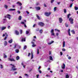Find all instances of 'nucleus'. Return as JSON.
Listing matches in <instances>:
<instances>
[{
    "instance_id": "13d9d810",
    "label": "nucleus",
    "mask_w": 78,
    "mask_h": 78,
    "mask_svg": "<svg viewBox=\"0 0 78 78\" xmlns=\"http://www.w3.org/2000/svg\"><path fill=\"white\" fill-rule=\"evenodd\" d=\"M60 55H61V56H62V52H60Z\"/></svg>"
},
{
    "instance_id": "052dcab7",
    "label": "nucleus",
    "mask_w": 78,
    "mask_h": 78,
    "mask_svg": "<svg viewBox=\"0 0 78 78\" xmlns=\"http://www.w3.org/2000/svg\"><path fill=\"white\" fill-rule=\"evenodd\" d=\"M26 12L27 14H30V12H29L28 11H26Z\"/></svg>"
},
{
    "instance_id": "b1692460",
    "label": "nucleus",
    "mask_w": 78,
    "mask_h": 78,
    "mask_svg": "<svg viewBox=\"0 0 78 78\" xmlns=\"http://www.w3.org/2000/svg\"><path fill=\"white\" fill-rule=\"evenodd\" d=\"M49 59L50 60L52 61L53 60V57H52L51 56H49Z\"/></svg>"
},
{
    "instance_id": "423d86ee",
    "label": "nucleus",
    "mask_w": 78,
    "mask_h": 78,
    "mask_svg": "<svg viewBox=\"0 0 78 78\" xmlns=\"http://www.w3.org/2000/svg\"><path fill=\"white\" fill-rule=\"evenodd\" d=\"M51 35L52 36H55V33H54V30L52 29L51 31Z\"/></svg>"
},
{
    "instance_id": "7c9ffc66",
    "label": "nucleus",
    "mask_w": 78,
    "mask_h": 78,
    "mask_svg": "<svg viewBox=\"0 0 78 78\" xmlns=\"http://www.w3.org/2000/svg\"><path fill=\"white\" fill-rule=\"evenodd\" d=\"M26 34L27 35H30V34H29V31H27L26 32Z\"/></svg>"
},
{
    "instance_id": "9b49d317",
    "label": "nucleus",
    "mask_w": 78,
    "mask_h": 78,
    "mask_svg": "<svg viewBox=\"0 0 78 78\" xmlns=\"http://www.w3.org/2000/svg\"><path fill=\"white\" fill-rule=\"evenodd\" d=\"M21 42L25 41V38L23 37H21Z\"/></svg>"
},
{
    "instance_id": "a19ab883",
    "label": "nucleus",
    "mask_w": 78,
    "mask_h": 78,
    "mask_svg": "<svg viewBox=\"0 0 78 78\" xmlns=\"http://www.w3.org/2000/svg\"><path fill=\"white\" fill-rule=\"evenodd\" d=\"M5 8H6V9H7L8 8V6L6 5H4Z\"/></svg>"
},
{
    "instance_id": "69168bd1",
    "label": "nucleus",
    "mask_w": 78,
    "mask_h": 78,
    "mask_svg": "<svg viewBox=\"0 0 78 78\" xmlns=\"http://www.w3.org/2000/svg\"><path fill=\"white\" fill-rule=\"evenodd\" d=\"M24 27H25V28H26V27H27V25H26V24H24Z\"/></svg>"
},
{
    "instance_id": "f03ea898",
    "label": "nucleus",
    "mask_w": 78,
    "mask_h": 78,
    "mask_svg": "<svg viewBox=\"0 0 78 78\" xmlns=\"http://www.w3.org/2000/svg\"><path fill=\"white\" fill-rule=\"evenodd\" d=\"M69 20L71 24H73V19H72V17L69 18Z\"/></svg>"
},
{
    "instance_id": "6e6d98bb",
    "label": "nucleus",
    "mask_w": 78,
    "mask_h": 78,
    "mask_svg": "<svg viewBox=\"0 0 78 78\" xmlns=\"http://www.w3.org/2000/svg\"><path fill=\"white\" fill-rule=\"evenodd\" d=\"M38 72L40 73H41L42 71H41V70H38Z\"/></svg>"
},
{
    "instance_id": "2f4dec72",
    "label": "nucleus",
    "mask_w": 78,
    "mask_h": 78,
    "mask_svg": "<svg viewBox=\"0 0 78 78\" xmlns=\"http://www.w3.org/2000/svg\"><path fill=\"white\" fill-rule=\"evenodd\" d=\"M11 17V15H10L9 14L7 15V18H8V17Z\"/></svg>"
},
{
    "instance_id": "0e129e2a",
    "label": "nucleus",
    "mask_w": 78,
    "mask_h": 78,
    "mask_svg": "<svg viewBox=\"0 0 78 78\" xmlns=\"http://www.w3.org/2000/svg\"><path fill=\"white\" fill-rule=\"evenodd\" d=\"M17 12H18V13L20 14V11H17Z\"/></svg>"
},
{
    "instance_id": "4468645a",
    "label": "nucleus",
    "mask_w": 78,
    "mask_h": 78,
    "mask_svg": "<svg viewBox=\"0 0 78 78\" xmlns=\"http://www.w3.org/2000/svg\"><path fill=\"white\" fill-rule=\"evenodd\" d=\"M65 45H66V42H65V41H64L63 42L62 47H65Z\"/></svg>"
},
{
    "instance_id": "4c0bfd02",
    "label": "nucleus",
    "mask_w": 78,
    "mask_h": 78,
    "mask_svg": "<svg viewBox=\"0 0 78 78\" xmlns=\"http://www.w3.org/2000/svg\"><path fill=\"white\" fill-rule=\"evenodd\" d=\"M0 68L1 69H3V65H2L1 64L0 65Z\"/></svg>"
},
{
    "instance_id": "2eb2a0df",
    "label": "nucleus",
    "mask_w": 78,
    "mask_h": 78,
    "mask_svg": "<svg viewBox=\"0 0 78 78\" xmlns=\"http://www.w3.org/2000/svg\"><path fill=\"white\" fill-rule=\"evenodd\" d=\"M16 10V9H9V11H15Z\"/></svg>"
},
{
    "instance_id": "5fc2aeb1",
    "label": "nucleus",
    "mask_w": 78,
    "mask_h": 78,
    "mask_svg": "<svg viewBox=\"0 0 78 78\" xmlns=\"http://www.w3.org/2000/svg\"><path fill=\"white\" fill-rule=\"evenodd\" d=\"M39 30V28H37V29H36V31H38Z\"/></svg>"
},
{
    "instance_id": "c9c22d12",
    "label": "nucleus",
    "mask_w": 78,
    "mask_h": 78,
    "mask_svg": "<svg viewBox=\"0 0 78 78\" xmlns=\"http://www.w3.org/2000/svg\"><path fill=\"white\" fill-rule=\"evenodd\" d=\"M66 78H69V76L68 75V74H67L66 75Z\"/></svg>"
},
{
    "instance_id": "1a4fd4ad",
    "label": "nucleus",
    "mask_w": 78,
    "mask_h": 78,
    "mask_svg": "<svg viewBox=\"0 0 78 78\" xmlns=\"http://www.w3.org/2000/svg\"><path fill=\"white\" fill-rule=\"evenodd\" d=\"M66 67V65L64 63L63 64V65L62 66V68L63 69H64Z\"/></svg>"
},
{
    "instance_id": "6e6552de",
    "label": "nucleus",
    "mask_w": 78,
    "mask_h": 78,
    "mask_svg": "<svg viewBox=\"0 0 78 78\" xmlns=\"http://www.w3.org/2000/svg\"><path fill=\"white\" fill-rule=\"evenodd\" d=\"M36 16L37 17V18L38 20H41V18L39 16V15H38L36 14Z\"/></svg>"
},
{
    "instance_id": "79ce46f5",
    "label": "nucleus",
    "mask_w": 78,
    "mask_h": 78,
    "mask_svg": "<svg viewBox=\"0 0 78 78\" xmlns=\"http://www.w3.org/2000/svg\"><path fill=\"white\" fill-rule=\"evenodd\" d=\"M72 6H73V3L71 4L69 6V7L72 8Z\"/></svg>"
},
{
    "instance_id": "49530a36",
    "label": "nucleus",
    "mask_w": 78,
    "mask_h": 78,
    "mask_svg": "<svg viewBox=\"0 0 78 78\" xmlns=\"http://www.w3.org/2000/svg\"><path fill=\"white\" fill-rule=\"evenodd\" d=\"M62 51H66V49H64V48H63L62 49Z\"/></svg>"
},
{
    "instance_id": "e2e57ef3",
    "label": "nucleus",
    "mask_w": 78,
    "mask_h": 78,
    "mask_svg": "<svg viewBox=\"0 0 78 78\" xmlns=\"http://www.w3.org/2000/svg\"><path fill=\"white\" fill-rule=\"evenodd\" d=\"M21 24H25V23H24V22H21Z\"/></svg>"
},
{
    "instance_id": "bf43d9fd",
    "label": "nucleus",
    "mask_w": 78,
    "mask_h": 78,
    "mask_svg": "<svg viewBox=\"0 0 78 78\" xmlns=\"http://www.w3.org/2000/svg\"><path fill=\"white\" fill-rule=\"evenodd\" d=\"M55 31H59V30L57 29H55Z\"/></svg>"
},
{
    "instance_id": "c03bdc74",
    "label": "nucleus",
    "mask_w": 78,
    "mask_h": 78,
    "mask_svg": "<svg viewBox=\"0 0 78 78\" xmlns=\"http://www.w3.org/2000/svg\"><path fill=\"white\" fill-rule=\"evenodd\" d=\"M32 47H36V44H34L32 45Z\"/></svg>"
},
{
    "instance_id": "bb28decb",
    "label": "nucleus",
    "mask_w": 78,
    "mask_h": 78,
    "mask_svg": "<svg viewBox=\"0 0 78 78\" xmlns=\"http://www.w3.org/2000/svg\"><path fill=\"white\" fill-rule=\"evenodd\" d=\"M18 45L17 44H16L15 45H14V47L13 48H14V49H16V47H17Z\"/></svg>"
},
{
    "instance_id": "338daca9",
    "label": "nucleus",
    "mask_w": 78,
    "mask_h": 78,
    "mask_svg": "<svg viewBox=\"0 0 78 78\" xmlns=\"http://www.w3.org/2000/svg\"><path fill=\"white\" fill-rule=\"evenodd\" d=\"M36 24H34V25L33 26V27H35V26H36Z\"/></svg>"
},
{
    "instance_id": "680f3d73",
    "label": "nucleus",
    "mask_w": 78,
    "mask_h": 78,
    "mask_svg": "<svg viewBox=\"0 0 78 78\" xmlns=\"http://www.w3.org/2000/svg\"><path fill=\"white\" fill-rule=\"evenodd\" d=\"M39 75L38 74H37V78H39Z\"/></svg>"
},
{
    "instance_id": "f8f14e48",
    "label": "nucleus",
    "mask_w": 78,
    "mask_h": 78,
    "mask_svg": "<svg viewBox=\"0 0 78 78\" xmlns=\"http://www.w3.org/2000/svg\"><path fill=\"white\" fill-rule=\"evenodd\" d=\"M35 9L36 10H40L41 9V7H35Z\"/></svg>"
},
{
    "instance_id": "aec40b11",
    "label": "nucleus",
    "mask_w": 78,
    "mask_h": 78,
    "mask_svg": "<svg viewBox=\"0 0 78 78\" xmlns=\"http://www.w3.org/2000/svg\"><path fill=\"white\" fill-rule=\"evenodd\" d=\"M7 45H8V43L7 42V41H5L4 43V45L5 46H6Z\"/></svg>"
},
{
    "instance_id": "473e14b6",
    "label": "nucleus",
    "mask_w": 78,
    "mask_h": 78,
    "mask_svg": "<svg viewBox=\"0 0 78 78\" xmlns=\"http://www.w3.org/2000/svg\"><path fill=\"white\" fill-rule=\"evenodd\" d=\"M17 45H18L17 46V48H19V49H20V47L21 46L18 45V44H17Z\"/></svg>"
},
{
    "instance_id": "cd10ccee",
    "label": "nucleus",
    "mask_w": 78,
    "mask_h": 78,
    "mask_svg": "<svg viewBox=\"0 0 78 78\" xmlns=\"http://www.w3.org/2000/svg\"><path fill=\"white\" fill-rule=\"evenodd\" d=\"M3 55L4 58H7V56H6V55H5V54H4Z\"/></svg>"
},
{
    "instance_id": "f3484780",
    "label": "nucleus",
    "mask_w": 78,
    "mask_h": 78,
    "mask_svg": "<svg viewBox=\"0 0 78 78\" xmlns=\"http://www.w3.org/2000/svg\"><path fill=\"white\" fill-rule=\"evenodd\" d=\"M54 41H51V42L50 43H48V45H51V44H53V43H54Z\"/></svg>"
},
{
    "instance_id": "58836bf2",
    "label": "nucleus",
    "mask_w": 78,
    "mask_h": 78,
    "mask_svg": "<svg viewBox=\"0 0 78 78\" xmlns=\"http://www.w3.org/2000/svg\"><path fill=\"white\" fill-rule=\"evenodd\" d=\"M64 13H66L67 12V10H66V9H64Z\"/></svg>"
},
{
    "instance_id": "a878e982",
    "label": "nucleus",
    "mask_w": 78,
    "mask_h": 78,
    "mask_svg": "<svg viewBox=\"0 0 78 78\" xmlns=\"http://www.w3.org/2000/svg\"><path fill=\"white\" fill-rule=\"evenodd\" d=\"M31 59H32L33 58V52H31Z\"/></svg>"
},
{
    "instance_id": "3c124183",
    "label": "nucleus",
    "mask_w": 78,
    "mask_h": 78,
    "mask_svg": "<svg viewBox=\"0 0 78 78\" xmlns=\"http://www.w3.org/2000/svg\"><path fill=\"white\" fill-rule=\"evenodd\" d=\"M30 55H31V53H29L28 54V56L29 57L30 56Z\"/></svg>"
},
{
    "instance_id": "774afa93",
    "label": "nucleus",
    "mask_w": 78,
    "mask_h": 78,
    "mask_svg": "<svg viewBox=\"0 0 78 78\" xmlns=\"http://www.w3.org/2000/svg\"><path fill=\"white\" fill-rule=\"evenodd\" d=\"M58 34H58V33H56V36H58Z\"/></svg>"
},
{
    "instance_id": "603ef678",
    "label": "nucleus",
    "mask_w": 78,
    "mask_h": 78,
    "mask_svg": "<svg viewBox=\"0 0 78 78\" xmlns=\"http://www.w3.org/2000/svg\"><path fill=\"white\" fill-rule=\"evenodd\" d=\"M8 29H10V28H11V27L10 26H8Z\"/></svg>"
},
{
    "instance_id": "864d4df0",
    "label": "nucleus",
    "mask_w": 78,
    "mask_h": 78,
    "mask_svg": "<svg viewBox=\"0 0 78 78\" xmlns=\"http://www.w3.org/2000/svg\"><path fill=\"white\" fill-rule=\"evenodd\" d=\"M72 59V58L71 57H70V56L69 57H68L69 59Z\"/></svg>"
},
{
    "instance_id": "4d7b16f0",
    "label": "nucleus",
    "mask_w": 78,
    "mask_h": 78,
    "mask_svg": "<svg viewBox=\"0 0 78 78\" xmlns=\"http://www.w3.org/2000/svg\"><path fill=\"white\" fill-rule=\"evenodd\" d=\"M20 34H22V30H20Z\"/></svg>"
},
{
    "instance_id": "72a5a7b5",
    "label": "nucleus",
    "mask_w": 78,
    "mask_h": 78,
    "mask_svg": "<svg viewBox=\"0 0 78 78\" xmlns=\"http://www.w3.org/2000/svg\"><path fill=\"white\" fill-rule=\"evenodd\" d=\"M74 8L75 9V10H78V8L77 7L75 6L74 7Z\"/></svg>"
},
{
    "instance_id": "e433bc0d",
    "label": "nucleus",
    "mask_w": 78,
    "mask_h": 78,
    "mask_svg": "<svg viewBox=\"0 0 78 78\" xmlns=\"http://www.w3.org/2000/svg\"><path fill=\"white\" fill-rule=\"evenodd\" d=\"M56 8H57V7H54V11H56Z\"/></svg>"
},
{
    "instance_id": "7ed1b4c3",
    "label": "nucleus",
    "mask_w": 78,
    "mask_h": 78,
    "mask_svg": "<svg viewBox=\"0 0 78 78\" xmlns=\"http://www.w3.org/2000/svg\"><path fill=\"white\" fill-rule=\"evenodd\" d=\"M38 25L41 26V27H44V23L42 22L38 23Z\"/></svg>"
},
{
    "instance_id": "f704fd0d",
    "label": "nucleus",
    "mask_w": 78,
    "mask_h": 78,
    "mask_svg": "<svg viewBox=\"0 0 78 78\" xmlns=\"http://www.w3.org/2000/svg\"><path fill=\"white\" fill-rule=\"evenodd\" d=\"M70 14H69L67 16V17L68 19H69L70 17Z\"/></svg>"
},
{
    "instance_id": "ea45409f",
    "label": "nucleus",
    "mask_w": 78,
    "mask_h": 78,
    "mask_svg": "<svg viewBox=\"0 0 78 78\" xmlns=\"http://www.w3.org/2000/svg\"><path fill=\"white\" fill-rule=\"evenodd\" d=\"M27 48V46L25 45L23 47V50H25Z\"/></svg>"
},
{
    "instance_id": "393cba45",
    "label": "nucleus",
    "mask_w": 78,
    "mask_h": 78,
    "mask_svg": "<svg viewBox=\"0 0 78 78\" xmlns=\"http://www.w3.org/2000/svg\"><path fill=\"white\" fill-rule=\"evenodd\" d=\"M15 51L17 53H18L19 51V49H16L15 50Z\"/></svg>"
},
{
    "instance_id": "20e7f679",
    "label": "nucleus",
    "mask_w": 78,
    "mask_h": 78,
    "mask_svg": "<svg viewBox=\"0 0 78 78\" xmlns=\"http://www.w3.org/2000/svg\"><path fill=\"white\" fill-rule=\"evenodd\" d=\"M45 14L46 16H47V17H48V16H50V14H51V13L50 12H46L45 13Z\"/></svg>"
},
{
    "instance_id": "c85d7f7f",
    "label": "nucleus",
    "mask_w": 78,
    "mask_h": 78,
    "mask_svg": "<svg viewBox=\"0 0 78 78\" xmlns=\"http://www.w3.org/2000/svg\"><path fill=\"white\" fill-rule=\"evenodd\" d=\"M39 32L40 34H42V32H43V31L41 29L40 30Z\"/></svg>"
},
{
    "instance_id": "39448f33",
    "label": "nucleus",
    "mask_w": 78,
    "mask_h": 78,
    "mask_svg": "<svg viewBox=\"0 0 78 78\" xmlns=\"http://www.w3.org/2000/svg\"><path fill=\"white\" fill-rule=\"evenodd\" d=\"M8 61H13V62H15L16 61V60L14 59V58H8Z\"/></svg>"
},
{
    "instance_id": "a211bd4d",
    "label": "nucleus",
    "mask_w": 78,
    "mask_h": 78,
    "mask_svg": "<svg viewBox=\"0 0 78 78\" xmlns=\"http://www.w3.org/2000/svg\"><path fill=\"white\" fill-rule=\"evenodd\" d=\"M17 4H18V5H19L20 6L22 5V4L20 2H18L17 3Z\"/></svg>"
},
{
    "instance_id": "0eeeda50",
    "label": "nucleus",
    "mask_w": 78,
    "mask_h": 78,
    "mask_svg": "<svg viewBox=\"0 0 78 78\" xmlns=\"http://www.w3.org/2000/svg\"><path fill=\"white\" fill-rule=\"evenodd\" d=\"M59 22L60 23H62V21H63V20L62 18H59Z\"/></svg>"
},
{
    "instance_id": "8fccbe9b",
    "label": "nucleus",
    "mask_w": 78,
    "mask_h": 78,
    "mask_svg": "<svg viewBox=\"0 0 78 78\" xmlns=\"http://www.w3.org/2000/svg\"><path fill=\"white\" fill-rule=\"evenodd\" d=\"M5 34L6 36H7V37H8V34H7V33H5Z\"/></svg>"
},
{
    "instance_id": "c756f323",
    "label": "nucleus",
    "mask_w": 78,
    "mask_h": 78,
    "mask_svg": "<svg viewBox=\"0 0 78 78\" xmlns=\"http://www.w3.org/2000/svg\"><path fill=\"white\" fill-rule=\"evenodd\" d=\"M19 59H20V57H19V56H17L16 57V60H19Z\"/></svg>"
},
{
    "instance_id": "f257e3e1",
    "label": "nucleus",
    "mask_w": 78,
    "mask_h": 78,
    "mask_svg": "<svg viewBox=\"0 0 78 78\" xmlns=\"http://www.w3.org/2000/svg\"><path fill=\"white\" fill-rule=\"evenodd\" d=\"M10 66H12L11 68L13 71H15L17 70V68H16V66L12 64H10Z\"/></svg>"
},
{
    "instance_id": "a18cd8bd",
    "label": "nucleus",
    "mask_w": 78,
    "mask_h": 78,
    "mask_svg": "<svg viewBox=\"0 0 78 78\" xmlns=\"http://www.w3.org/2000/svg\"><path fill=\"white\" fill-rule=\"evenodd\" d=\"M55 0H51V3H53L54 2Z\"/></svg>"
},
{
    "instance_id": "dca6fc26",
    "label": "nucleus",
    "mask_w": 78,
    "mask_h": 78,
    "mask_svg": "<svg viewBox=\"0 0 78 78\" xmlns=\"http://www.w3.org/2000/svg\"><path fill=\"white\" fill-rule=\"evenodd\" d=\"M15 33L16 34V35H19V31H18L17 30H15Z\"/></svg>"
},
{
    "instance_id": "37998d69",
    "label": "nucleus",
    "mask_w": 78,
    "mask_h": 78,
    "mask_svg": "<svg viewBox=\"0 0 78 78\" xmlns=\"http://www.w3.org/2000/svg\"><path fill=\"white\" fill-rule=\"evenodd\" d=\"M39 49H37V54L38 55L39 54Z\"/></svg>"
},
{
    "instance_id": "9d476101",
    "label": "nucleus",
    "mask_w": 78,
    "mask_h": 78,
    "mask_svg": "<svg viewBox=\"0 0 78 78\" xmlns=\"http://www.w3.org/2000/svg\"><path fill=\"white\" fill-rule=\"evenodd\" d=\"M6 28V27H2L1 29V30L2 31H3L4 30H5Z\"/></svg>"
},
{
    "instance_id": "5701e85b",
    "label": "nucleus",
    "mask_w": 78,
    "mask_h": 78,
    "mask_svg": "<svg viewBox=\"0 0 78 78\" xmlns=\"http://www.w3.org/2000/svg\"><path fill=\"white\" fill-rule=\"evenodd\" d=\"M65 25L66 27H69V25L67 23H65Z\"/></svg>"
},
{
    "instance_id": "4be33fe9",
    "label": "nucleus",
    "mask_w": 78,
    "mask_h": 78,
    "mask_svg": "<svg viewBox=\"0 0 78 78\" xmlns=\"http://www.w3.org/2000/svg\"><path fill=\"white\" fill-rule=\"evenodd\" d=\"M8 42L10 43V44H11L12 42V39H11L10 41H9Z\"/></svg>"
},
{
    "instance_id": "de8ad7c7",
    "label": "nucleus",
    "mask_w": 78,
    "mask_h": 78,
    "mask_svg": "<svg viewBox=\"0 0 78 78\" xmlns=\"http://www.w3.org/2000/svg\"><path fill=\"white\" fill-rule=\"evenodd\" d=\"M39 4H40L39 2H37L36 3V5H39Z\"/></svg>"
},
{
    "instance_id": "09e8293b",
    "label": "nucleus",
    "mask_w": 78,
    "mask_h": 78,
    "mask_svg": "<svg viewBox=\"0 0 78 78\" xmlns=\"http://www.w3.org/2000/svg\"><path fill=\"white\" fill-rule=\"evenodd\" d=\"M44 7H47V5L45 4H44Z\"/></svg>"
},
{
    "instance_id": "ddd939ff",
    "label": "nucleus",
    "mask_w": 78,
    "mask_h": 78,
    "mask_svg": "<svg viewBox=\"0 0 78 78\" xmlns=\"http://www.w3.org/2000/svg\"><path fill=\"white\" fill-rule=\"evenodd\" d=\"M70 29H69L68 30V35L69 36H71V34H70Z\"/></svg>"
},
{
    "instance_id": "6ab92c4d",
    "label": "nucleus",
    "mask_w": 78,
    "mask_h": 78,
    "mask_svg": "<svg viewBox=\"0 0 78 78\" xmlns=\"http://www.w3.org/2000/svg\"><path fill=\"white\" fill-rule=\"evenodd\" d=\"M71 32L72 33V34H75V31L73 30H71Z\"/></svg>"
},
{
    "instance_id": "412c9836",
    "label": "nucleus",
    "mask_w": 78,
    "mask_h": 78,
    "mask_svg": "<svg viewBox=\"0 0 78 78\" xmlns=\"http://www.w3.org/2000/svg\"><path fill=\"white\" fill-rule=\"evenodd\" d=\"M18 20H22V16H19Z\"/></svg>"
}]
</instances>
